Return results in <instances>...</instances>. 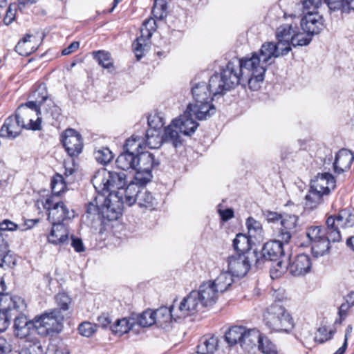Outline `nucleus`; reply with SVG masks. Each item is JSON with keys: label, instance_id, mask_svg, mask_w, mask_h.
I'll list each match as a JSON object with an SVG mask.
<instances>
[{"label": "nucleus", "instance_id": "37", "mask_svg": "<svg viewBox=\"0 0 354 354\" xmlns=\"http://www.w3.org/2000/svg\"><path fill=\"white\" fill-rule=\"evenodd\" d=\"M179 129L177 124H174V120L171 123L165 127L162 134L165 142L171 143L174 147H178L182 145V139L179 135Z\"/></svg>", "mask_w": 354, "mask_h": 354}, {"label": "nucleus", "instance_id": "25", "mask_svg": "<svg viewBox=\"0 0 354 354\" xmlns=\"http://www.w3.org/2000/svg\"><path fill=\"white\" fill-rule=\"evenodd\" d=\"M187 106H191L192 112L196 119L198 120H207L216 112V108L212 104V101L205 100L202 102H194L193 104H189Z\"/></svg>", "mask_w": 354, "mask_h": 354}, {"label": "nucleus", "instance_id": "24", "mask_svg": "<svg viewBox=\"0 0 354 354\" xmlns=\"http://www.w3.org/2000/svg\"><path fill=\"white\" fill-rule=\"evenodd\" d=\"M312 263L310 258L306 254H298L288 265L290 273L295 277L305 275L310 271Z\"/></svg>", "mask_w": 354, "mask_h": 354}, {"label": "nucleus", "instance_id": "4", "mask_svg": "<svg viewBox=\"0 0 354 354\" xmlns=\"http://www.w3.org/2000/svg\"><path fill=\"white\" fill-rule=\"evenodd\" d=\"M266 326L277 333H290L294 328V322L288 310L279 303L270 306L263 315Z\"/></svg>", "mask_w": 354, "mask_h": 354}, {"label": "nucleus", "instance_id": "3", "mask_svg": "<svg viewBox=\"0 0 354 354\" xmlns=\"http://www.w3.org/2000/svg\"><path fill=\"white\" fill-rule=\"evenodd\" d=\"M41 95L40 100L36 99L35 101H28L25 104H22L18 106L16 110L15 115L24 122L26 129L32 131H38L41 129V119L39 117L40 113V106L47 100V92L44 88L41 91H36L33 95Z\"/></svg>", "mask_w": 354, "mask_h": 354}, {"label": "nucleus", "instance_id": "61", "mask_svg": "<svg viewBox=\"0 0 354 354\" xmlns=\"http://www.w3.org/2000/svg\"><path fill=\"white\" fill-rule=\"evenodd\" d=\"M166 9L167 6L162 0H155L152 13L155 17L162 19L165 15Z\"/></svg>", "mask_w": 354, "mask_h": 354}, {"label": "nucleus", "instance_id": "59", "mask_svg": "<svg viewBox=\"0 0 354 354\" xmlns=\"http://www.w3.org/2000/svg\"><path fill=\"white\" fill-rule=\"evenodd\" d=\"M43 348L39 342H30L26 345L19 354H42Z\"/></svg>", "mask_w": 354, "mask_h": 354}, {"label": "nucleus", "instance_id": "38", "mask_svg": "<svg viewBox=\"0 0 354 354\" xmlns=\"http://www.w3.org/2000/svg\"><path fill=\"white\" fill-rule=\"evenodd\" d=\"M326 236L321 239L311 244L312 254L315 257H322L328 253L330 250V242H333L329 233L326 228Z\"/></svg>", "mask_w": 354, "mask_h": 354}, {"label": "nucleus", "instance_id": "57", "mask_svg": "<svg viewBox=\"0 0 354 354\" xmlns=\"http://www.w3.org/2000/svg\"><path fill=\"white\" fill-rule=\"evenodd\" d=\"M25 6V2H19L17 5L16 3H12L9 6L6 10L5 17H3V23L6 25L10 24L15 19L16 15V11L17 8L21 9L22 6Z\"/></svg>", "mask_w": 354, "mask_h": 354}, {"label": "nucleus", "instance_id": "49", "mask_svg": "<svg viewBox=\"0 0 354 354\" xmlns=\"http://www.w3.org/2000/svg\"><path fill=\"white\" fill-rule=\"evenodd\" d=\"M136 323L142 327H149L156 323L153 317V310L151 309L146 310L142 313L136 315L135 318Z\"/></svg>", "mask_w": 354, "mask_h": 354}, {"label": "nucleus", "instance_id": "2", "mask_svg": "<svg viewBox=\"0 0 354 354\" xmlns=\"http://www.w3.org/2000/svg\"><path fill=\"white\" fill-rule=\"evenodd\" d=\"M295 24H285L279 26L276 30L277 43L266 42L257 52L267 64H271L272 58L287 55L291 50Z\"/></svg>", "mask_w": 354, "mask_h": 354}, {"label": "nucleus", "instance_id": "53", "mask_svg": "<svg viewBox=\"0 0 354 354\" xmlns=\"http://www.w3.org/2000/svg\"><path fill=\"white\" fill-rule=\"evenodd\" d=\"M277 263L270 268V277L272 279L281 277L287 270H288V263L287 261H283L281 257L276 261Z\"/></svg>", "mask_w": 354, "mask_h": 354}, {"label": "nucleus", "instance_id": "32", "mask_svg": "<svg viewBox=\"0 0 354 354\" xmlns=\"http://www.w3.org/2000/svg\"><path fill=\"white\" fill-rule=\"evenodd\" d=\"M252 242V238H250V236L241 233L236 234L233 240V247L236 253L244 254V255L253 257L252 251H251Z\"/></svg>", "mask_w": 354, "mask_h": 354}, {"label": "nucleus", "instance_id": "64", "mask_svg": "<svg viewBox=\"0 0 354 354\" xmlns=\"http://www.w3.org/2000/svg\"><path fill=\"white\" fill-rule=\"evenodd\" d=\"M71 239V246L74 248L75 252H82L85 250L82 240L80 238L72 236Z\"/></svg>", "mask_w": 354, "mask_h": 354}, {"label": "nucleus", "instance_id": "56", "mask_svg": "<svg viewBox=\"0 0 354 354\" xmlns=\"http://www.w3.org/2000/svg\"><path fill=\"white\" fill-rule=\"evenodd\" d=\"M156 29V21L153 19H147L142 25L140 28V35H142V37H147V39H150Z\"/></svg>", "mask_w": 354, "mask_h": 354}, {"label": "nucleus", "instance_id": "22", "mask_svg": "<svg viewBox=\"0 0 354 354\" xmlns=\"http://www.w3.org/2000/svg\"><path fill=\"white\" fill-rule=\"evenodd\" d=\"M191 106H187L183 115L174 119V124H177L179 131L185 136L192 135L198 127V123L194 120Z\"/></svg>", "mask_w": 354, "mask_h": 354}, {"label": "nucleus", "instance_id": "6", "mask_svg": "<svg viewBox=\"0 0 354 354\" xmlns=\"http://www.w3.org/2000/svg\"><path fill=\"white\" fill-rule=\"evenodd\" d=\"M336 182L332 174H318L310 183L309 193L306 196V206L313 209L319 205L324 196L328 195L335 188Z\"/></svg>", "mask_w": 354, "mask_h": 354}, {"label": "nucleus", "instance_id": "44", "mask_svg": "<svg viewBox=\"0 0 354 354\" xmlns=\"http://www.w3.org/2000/svg\"><path fill=\"white\" fill-rule=\"evenodd\" d=\"M246 226L250 238L259 240L263 237V228L260 222L252 217H249L246 221Z\"/></svg>", "mask_w": 354, "mask_h": 354}, {"label": "nucleus", "instance_id": "47", "mask_svg": "<svg viewBox=\"0 0 354 354\" xmlns=\"http://www.w3.org/2000/svg\"><path fill=\"white\" fill-rule=\"evenodd\" d=\"M143 141L140 137L133 135L130 138L126 140L124 145V151L132 153H140V149L142 148Z\"/></svg>", "mask_w": 354, "mask_h": 354}, {"label": "nucleus", "instance_id": "48", "mask_svg": "<svg viewBox=\"0 0 354 354\" xmlns=\"http://www.w3.org/2000/svg\"><path fill=\"white\" fill-rule=\"evenodd\" d=\"M93 55L98 64L103 68L109 69L113 67L111 54L109 52L104 50L94 51Z\"/></svg>", "mask_w": 354, "mask_h": 354}, {"label": "nucleus", "instance_id": "15", "mask_svg": "<svg viewBox=\"0 0 354 354\" xmlns=\"http://www.w3.org/2000/svg\"><path fill=\"white\" fill-rule=\"evenodd\" d=\"M25 306L24 300L19 297L6 295L0 299V333L5 331L10 324V311L20 310Z\"/></svg>", "mask_w": 354, "mask_h": 354}, {"label": "nucleus", "instance_id": "19", "mask_svg": "<svg viewBox=\"0 0 354 354\" xmlns=\"http://www.w3.org/2000/svg\"><path fill=\"white\" fill-rule=\"evenodd\" d=\"M203 307L196 290H192L176 308L180 318H182L192 315Z\"/></svg>", "mask_w": 354, "mask_h": 354}, {"label": "nucleus", "instance_id": "27", "mask_svg": "<svg viewBox=\"0 0 354 354\" xmlns=\"http://www.w3.org/2000/svg\"><path fill=\"white\" fill-rule=\"evenodd\" d=\"M353 160L354 155L351 151L346 149H340L337 153L333 162L334 171L339 174L348 169Z\"/></svg>", "mask_w": 354, "mask_h": 354}, {"label": "nucleus", "instance_id": "51", "mask_svg": "<svg viewBox=\"0 0 354 354\" xmlns=\"http://www.w3.org/2000/svg\"><path fill=\"white\" fill-rule=\"evenodd\" d=\"M93 154L97 162L102 165H106L113 158V153L107 147H102L95 150Z\"/></svg>", "mask_w": 354, "mask_h": 354}, {"label": "nucleus", "instance_id": "62", "mask_svg": "<svg viewBox=\"0 0 354 354\" xmlns=\"http://www.w3.org/2000/svg\"><path fill=\"white\" fill-rule=\"evenodd\" d=\"M319 5H321V0H304L302 1L304 15L308 11H317Z\"/></svg>", "mask_w": 354, "mask_h": 354}, {"label": "nucleus", "instance_id": "52", "mask_svg": "<svg viewBox=\"0 0 354 354\" xmlns=\"http://www.w3.org/2000/svg\"><path fill=\"white\" fill-rule=\"evenodd\" d=\"M258 348L264 354H277L275 345L266 336L260 335Z\"/></svg>", "mask_w": 354, "mask_h": 354}, {"label": "nucleus", "instance_id": "45", "mask_svg": "<svg viewBox=\"0 0 354 354\" xmlns=\"http://www.w3.org/2000/svg\"><path fill=\"white\" fill-rule=\"evenodd\" d=\"M150 39H147L140 35V37L136 38L132 44L133 51L136 55L138 60H140L145 55V52L147 50L149 46V41Z\"/></svg>", "mask_w": 354, "mask_h": 354}, {"label": "nucleus", "instance_id": "20", "mask_svg": "<svg viewBox=\"0 0 354 354\" xmlns=\"http://www.w3.org/2000/svg\"><path fill=\"white\" fill-rule=\"evenodd\" d=\"M299 218L297 216L286 214L281 220V227L279 229L277 238L285 243H288L292 236L296 232Z\"/></svg>", "mask_w": 354, "mask_h": 354}, {"label": "nucleus", "instance_id": "33", "mask_svg": "<svg viewBox=\"0 0 354 354\" xmlns=\"http://www.w3.org/2000/svg\"><path fill=\"white\" fill-rule=\"evenodd\" d=\"M260 335L259 330L256 328L248 329L245 328V332L243 333V338H241L240 346L243 349L249 352L258 345Z\"/></svg>", "mask_w": 354, "mask_h": 354}, {"label": "nucleus", "instance_id": "36", "mask_svg": "<svg viewBox=\"0 0 354 354\" xmlns=\"http://www.w3.org/2000/svg\"><path fill=\"white\" fill-rule=\"evenodd\" d=\"M137 153L124 151L116 159L115 164L118 169L122 171L129 169L136 170Z\"/></svg>", "mask_w": 354, "mask_h": 354}, {"label": "nucleus", "instance_id": "5", "mask_svg": "<svg viewBox=\"0 0 354 354\" xmlns=\"http://www.w3.org/2000/svg\"><path fill=\"white\" fill-rule=\"evenodd\" d=\"M92 183L97 192H120L127 188V175L123 171H108L106 169H99L95 172Z\"/></svg>", "mask_w": 354, "mask_h": 354}, {"label": "nucleus", "instance_id": "43", "mask_svg": "<svg viewBox=\"0 0 354 354\" xmlns=\"http://www.w3.org/2000/svg\"><path fill=\"white\" fill-rule=\"evenodd\" d=\"M146 145L150 149L159 148L164 142L162 135L160 131L154 129H147L146 131Z\"/></svg>", "mask_w": 354, "mask_h": 354}, {"label": "nucleus", "instance_id": "16", "mask_svg": "<svg viewBox=\"0 0 354 354\" xmlns=\"http://www.w3.org/2000/svg\"><path fill=\"white\" fill-rule=\"evenodd\" d=\"M254 257L235 253L227 258L228 272L234 277H244L250 269Z\"/></svg>", "mask_w": 354, "mask_h": 354}, {"label": "nucleus", "instance_id": "1", "mask_svg": "<svg viewBox=\"0 0 354 354\" xmlns=\"http://www.w3.org/2000/svg\"><path fill=\"white\" fill-rule=\"evenodd\" d=\"M267 66L257 52L252 53L250 57L232 59L219 74L212 76V86H216L223 94L239 85L243 88L248 86L250 89L257 91L264 80Z\"/></svg>", "mask_w": 354, "mask_h": 354}, {"label": "nucleus", "instance_id": "58", "mask_svg": "<svg viewBox=\"0 0 354 354\" xmlns=\"http://www.w3.org/2000/svg\"><path fill=\"white\" fill-rule=\"evenodd\" d=\"M306 235L310 240L311 244L326 236V231L324 232L319 226H310L307 229Z\"/></svg>", "mask_w": 354, "mask_h": 354}, {"label": "nucleus", "instance_id": "31", "mask_svg": "<svg viewBox=\"0 0 354 354\" xmlns=\"http://www.w3.org/2000/svg\"><path fill=\"white\" fill-rule=\"evenodd\" d=\"M15 257L9 249L4 234L0 232V267L5 268L15 264Z\"/></svg>", "mask_w": 354, "mask_h": 354}, {"label": "nucleus", "instance_id": "23", "mask_svg": "<svg viewBox=\"0 0 354 354\" xmlns=\"http://www.w3.org/2000/svg\"><path fill=\"white\" fill-rule=\"evenodd\" d=\"M196 293L203 307L213 306L216 302L219 294L218 290L212 283V281L202 283L196 290Z\"/></svg>", "mask_w": 354, "mask_h": 354}, {"label": "nucleus", "instance_id": "54", "mask_svg": "<svg viewBox=\"0 0 354 354\" xmlns=\"http://www.w3.org/2000/svg\"><path fill=\"white\" fill-rule=\"evenodd\" d=\"M148 129H154L160 131L165 122L160 113L149 115L147 119Z\"/></svg>", "mask_w": 354, "mask_h": 354}, {"label": "nucleus", "instance_id": "17", "mask_svg": "<svg viewBox=\"0 0 354 354\" xmlns=\"http://www.w3.org/2000/svg\"><path fill=\"white\" fill-rule=\"evenodd\" d=\"M301 30L316 35L325 28L324 17L317 11H308L301 19Z\"/></svg>", "mask_w": 354, "mask_h": 354}, {"label": "nucleus", "instance_id": "9", "mask_svg": "<svg viewBox=\"0 0 354 354\" xmlns=\"http://www.w3.org/2000/svg\"><path fill=\"white\" fill-rule=\"evenodd\" d=\"M159 164V160H156L151 153L141 151L137 153L135 182L141 185L147 184L153 178L152 169Z\"/></svg>", "mask_w": 354, "mask_h": 354}, {"label": "nucleus", "instance_id": "28", "mask_svg": "<svg viewBox=\"0 0 354 354\" xmlns=\"http://www.w3.org/2000/svg\"><path fill=\"white\" fill-rule=\"evenodd\" d=\"M37 37L33 35H26L16 45L15 50L19 55L28 56L38 48Z\"/></svg>", "mask_w": 354, "mask_h": 354}, {"label": "nucleus", "instance_id": "11", "mask_svg": "<svg viewBox=\"0 0 354 354\" xmlns=\"http://www.w3.org/2000/svg\"><path fill=\"white\" fill-rule=\"evenodd\" d=\"M43 206L48 212V220L52 224L63 223L64 221L71 219L75 216V212L55 196L47 198Z\"/></svg>", "mask_w": 354, "mask_h": 354}, {"label": "nucleus", "instance_id": "35", "mask_svg": "<svg viewBox=\"0 0 354 354\" xmlns=\"http://www.w3.org/2000/svg\"><path fill=\"white\" fill-rule=\"evenodd\" d=\"M135 324L134 317L118 319L110 326V329L113 334L121 336L129 333L133 328Z\"/></svg>", "mask_w": 354, "mask_h": 354}, {"label": "nucleus", "instance_id": "50", "mask_svg": "<svg viewBox=\"0 0 354 354\" xmlns=\"http://www.w3.org/2000/svg\"><path fill=\"white\" fill-rule=\"evenodd\" d=\"M354 305V292H351L347 295L346 301L343 303L339 308L338 315L339 319H336L335 324H341L347 316V312L351 306Z\"/></svg>", "mask_w": 354, "mask_h": 354}, {"label": "nucleus", "instance_id": "30", "mask_svg": "<svg viewBox=\"0 0 354 354\" xmlns=\"http://www.w3.org/2000/svg\"><path fill=\"white\" fill-rule=\"evenodd\" d=\"M153 317L156 319L155 324L160 326L170 322L171 319L174 320L180 319L175 304L171 305L169 308L162 306L153 310Z\"/></svg>", "mask_w": 354, "mask_h": 354}, {"label": "nucleus", "instance_id": "21", "mask_svg": "<svg viewBox=\"0 0 354 354\" xmlns=\"http://www.w3.org/2000/svg\"><path fill=\"white\" fill-rule=\"evenodd\" d=\"M23 122L19 120L15 115L7 118L0 129V137L15 139L20 135L22 129H25Z\"/></svg>", "mask_w": 354, "mask_h": 354}, {"label": "nucleus", "instance_id": "42", "mask_svg": "<svg viewBox=\"0 0 354 354\" xmlns=\"http://www.w3.org/2000/svg\"><path fill=\"white\" fill-rule=\"evenodd\" d=\"M330 10H341L348 12L351 10H354V0H324Z\"/></svg>", "mask_w": 354, "mask_h": 354}, {"label": "nucleus", "instance_id": "8", "mask_svg": "<svg viewBox=\"0 0 354 354\" xmlns=\"http://www.w3.org/2000/svg\"><path fill=\"white\" fill-rule=\"evenodd\" d=\"M65 315L60 310L53 309L40 316L35 317L36 332L41 336H53L60 333L63 328Z\"/></svg>", "mask_w": 354, "mask_h": 354}, {"label": "nucleus", "instance_id": "60", "mask_svg": "<svg viewBox=\"0 0 354 354\" xmlns=\"http://www.w3.org/2000/svg\"><path fill=\"white\" fill-rule=\"evenodd\" d=\"M96 330L97 325L88 322H82L78 327L80 334L87 337L93 335Z\"/></svg>", "mask_w": 354, "mask_h": 354}, {"label": "nucleus", "instance_id": "39", "mask_svg": "<svg viewBox=\"0 0 354 354\" xmlns=\"http://www.w3.org/2000/svg\"><path fill=\"white\" fill-rule=\"evenodd\" d=\"M233 277L228 271L221 272L212 283L219 293H222L233 283Z\"/></svg>", "mask_w": 354, "mask_h": 354}, {"label": "nucleus", "instance_id": "26", "mask_svg": "<svg viewBox=\"0 0 354 354\" xmlns=\"http://www.w3.org/2000/svg\"><path fill=\"white\" fill-rule=\"evenodd\" d=\"M14 329L18 337H26L32 330L36 331L35 317L33 320H28L23 315L16 317L14 321Z\"/></svg>", "mask_w": 354, "mask_h": 354}, {"label": "nucleus", "instance_id": "7", "mask_svg": "<svg viewBox=\"0 0 354 354\" xmlns=\"http://www.w3.org/2000/svg\"><path fill=\"white\" fill-rule=\"evenodd\" d=\"M124 193L125 203L129 206L136 203L140 207L149 211L155 210L158 207V198L147 190L145 185L137 182L130 183Z\"/></svg>", "mask_w": 354, "mask_h": 354}, {"label": "nucleus", "instance_id": "10", "mask_svg": "<svg viewBox=\"0 0 354 354\" xmlns=\"http://www.w3.org/2000/svg\"><path fill=\"white\" fill-rule=\"evenodd\" d=\"M327 232L333 242H339L342 239L339 227H350L354 225V214L350 210L343 209L337 214L329 216L326 221Z\"/></svg>", "mask_w": 354, "mask_h": 354}, {"label": "nucleus", "instance_id": "29", "mask_svg": "<svg viewBox=\"0 0 354 354\" xmlns=\"http://www.w3.org/2000/svg\"><path fill=\"white\" fill-rule=\"evenodd\" d=\"M51 231L48 236L49 243L54 245L64 244L68 241V230L63 223L52 224Z\"/></svg>", "mask_w": 354, "mask_h": 354}, {"label": "nucleus", "instance_id": "13", "mask_svg": "<svg viewBox=\"0 0 354 354\" xmlns=\"http://www.w3.org/2000/svg\"><path fill=\"white\" fill-rule=\"evenodd\" d=\"M123 193L111 192L109 197L105 198L104 204L100 207V215L109 221L117 220L122 214L125 200L122 198Z\"/></svg>", "mask_w": 354, "mask_h": 354}, {"label": "nucleus", "instance_id": "63", "mask_svg": "<svg viewBox=\"0 0 354 354\" xmlns=\"http://www.w3.org/2000/svg\"><path fill=\"white\" fill-rule=\"evenodd\" d=\"M318 333H319V335L322 336L319 338V341L320 342L323 343L326 341L330 339L333 337V336L335 333V330H330L329 331H328L327 328L324 326V327H320L318 329Z\"/></svg>", "mask_w": 354, "mask_h": 354}, {"label": "nucleus", "instance_id": "41", "mask_svg": "<svg viewBox=\"0 0 354 354\" xmlns=\"http://www.w3.org/2000/svg\"><path fill=\"white\" fill-rule=\"evenodd\" d=\"M297 24H295V30L292 41V46L294 47L304 46L308 45L312 41L313 35H310L308 32L301 31Z\"/></svg>", "mask_w": 354, "mask_h": 354}, {"label": "nucleus", "instance_id": "34", "mask_svg": "<svg viewBox=\"0 0 354 354\" xmlns=\"http://www.w3.org/2000/svg\"><path fill=\"white\" fill-rule=\"evenodd\" d=\"M218 340L215 336L205 335L201 338L197 346L198 354H213L218 348Z\"/></svg>", "mask_w": 354, "mask_h": 354}, {"label": "nucleus", "instance_id": "55", "mask_svg": "<svg viewBox=\"0 0 354 354\" xmlns=\"http://www.w3.org/2000/svg\"><path fill=\"white\" fill-rule=\"evenodd\" d=\"M66 185L64 183V178L62 176L57 174L51 180V189L53 194V196L57 197L61 193L64 191Z\"/></svg>", "mask_w": 354, "mask_h": 354}, {"label": "nucleus", "instance_id": "18", "mask_svg": "<svg viewBox=\"0 0 354 354\" xmlns=\"http://www.w3.org/2000/svg\"><path fill=\"white\" fill-rule=\"evenodd\" d=\"M62 142L65 150L71 157L77 156L82 151V136L75 129H66L62 135Z\"/></svg>", "mask_w": 354, "mask_h": 354}, {"label": "nucleus", "instance_id": "14", "mask_svg": "<svg viewBox=\"0 0 354 354\" xmlns=\"http://www.w3.org/2000/svg\"><path fill=\"white\" fill-rule=\"evenodd\" d=\"M192 94L194 102H202L205 100L212 101L213 96L222 95V91H218L216 86H213L212 76L207 80L196 77L191 82Z\"/></svg>", "mask_w": 354, "mask_h": 354}, {"label": "nucleus", "instance_id": "46", "mask_svg": "<svg viewBox=\"0 0 354 354\" xmlns=\"http://www.w3.org/2000/svg\"><path fill=\"white\" fill-rule=\"evenodd\" d=\"M55 302L62 314L67 315L72 306V299L66 292H59L55 297Z\"/></svg>", "mask_w": 354, "mask_h": 354}, {"label": "nucleus", "instance_id": "40", "mask_svg": "<svg viewBox=\"0 0 354 354\" xmlns=\"http://www.w3.org/2000/svg\"><path fill=\"white\" fill-rule=\"evenodd\" d=\"M245 332V327L234 326H232L226 331L225 339L230 346H234L241 343L243 338V333Z\"/></svg>", "mask_w": 354, "mask_h": 354}, {"label": "nucleus", "instance_id": "12", "mask_svg": "<svg viewBox=\"0 0 354 354\" xmlns=\"http://www.w3.org/2000/svg\"><path fill=\"white\" fill-rule=\"evenodd\" d=\"M285 243L279 239L266 243L260 252L256 250L252 251V257L254 259V264L257 268H261L266 261H275L284 255L283 245Z\"/></svg>", "mask_w": 354, "mask_h": 354}]
</instances>
